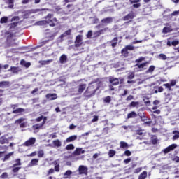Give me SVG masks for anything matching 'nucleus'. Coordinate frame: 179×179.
<instances>
[{
	"mask_svg": "<svg viewBox=\"0 0 179 179\" xmlns=\"http://www.w3.org/2000/svg\"><path fill=\"white\" fill-rule=\"evenodd\" d=\"M132 50H134V46L127 45L126 46V48L122 50V54L124 55V57H128V50L132 51Z\"/></svg>",
	"mask_w": 179,
	"mask_h": 179,
	"instance_id": "obj_6",
	"label": "nucleus"
},
{
	"mask_svg": "<svg viewBox=\"0 0 179 179\" xmlns=\"http://www.w3.org/2000/svg\"><path fill=\"white\" fill-rule=\"evenodd\" d=\"M43 125H44V124H43L42 123L35 124L33 126V129H40V128H41V127H43Z\"/></svg>",
	"mask_w": 179,
	"mask_h": 179,
	"instance_id": "obj_44",
	"label": "nucleus"
},
{
	"mask_svg": "<svg viewBox=\"0 0 179 179\" xmlns=\"http://www.w3.org/2000/svg\"><path fill=\"white\" fill-rule=\"evenodd\" d=\"M101 23H105V24H110L113 23V17H106L103 20H101Z\"/></svg>",
	"mask_w": 179,
	"mask_h": 179,
	"instance_id": "obj_19",
	"label": "nucleus"
},
{
	"mask_svg": "<svg viewBox=\"0 0 179 179\" xmlns=\"http://www.w3.org/2000/svg\"><path fill=\"white\" fill-rule=\"evenodd\" d=\"M86 89V84H82L79 85L78 92L83 93V90Z\"/></svg>",
	"mask_w": 179,
	"mask_h": 179,
	"instance_id": "obj_30",
	"label": "nucleus"
},
{
	"mask_svg": "<svg viewBox=\"0 0 179 179\" xmlns=\"http://www.w3.org/2000/svg\"><path fill=\"white\" fill-rule=\"evenodd\" d=\"M87 167L80 165L78 168L79 174H87Z\"/></svg>",
	"mask_w": 179,
	"mask_h": 179,
	"instance_id": "obj_11",
	"label": "nucleus"
},
{
	"mask_svg": "<svg viewBox=\"0 0 179 179\" xmlns=\"http://www.w3.org/2000/svg\"><path fill=\"white\" fill-rule=\"evenodd\" d=\"M155 71V66H151L149 67L148 72H153Z\"/></svg>",
	"mask_w": 179,
	"mask_h": 179,
	"instance_id": "obj_55",
	"label": "nucleus"
},
{
	"mask_svg": "<svg viewBox=\"0 0 179 179\" xmlns=\"http://www.w3.org/2000/svg\"><path fill=\"white\" fill-rule=\"evenodd\" d=\"M129 3L133 5V8L136 9L141 8V0H129Z\"/></svg>",
	"mask_w": 179,
	"mask_h": 179,
	"instance_id": "obj_7",
	"label": "nucleus"
},
{
	"mask_svg": "<svg viewBox=\"0 0 179 179\" xmlns=\"http://www.w3.org/2000/svg\"><path fill=\"white\" fill-rule=\"evenodd\" d=\"M109 81L111 83V85H113V86H117V85L120 84V83H122V82H124V79L110 77Z\"/></svg>",
	"mask_w": 179,
	"mask_h": 179,
	"instance_id": "obj_2",
	"label": "nucleus"
},
{
	"mask_svg": "<svg viewBox=\"0 0 179 179\" xmlns=\"http://www.w3.org/2000/svg\"><path fill=\"white\" fill-rule=\"evenodd\" d=\"M49 138H51V139H55V138H57V134H55V133L50 134Z\"/></svg>",
	"mask_w": 179,
	"mask_h": 179,
	"instance_id": "obj_58",
	"label": "nucleus"
},
{
	"mask_svg": "<svg viewBox=\"0 0 179 179\" xmlns=\"http://www.w3.org/2000/svg\"><path fill=\"white\" fill-rule=\"evenodd\" d=\"M136 66H138V68L140 69V71H142L145 66H146V63H143L141 64H136Z\"/></svg>",
	"mask_w": 179,
	"mask_h": 179,
	"instance_id": "obj_43",
	"label": "nucleus"
},
{
	"mask_svg": "<svg viewBox=\"0 0 179 179\" xmlns=\"http://www.w3.org/2000/svg\"><path fill=\"white\" fill-rule=\"evenodd\" d=\"M20 169H22V167L20 166H13V173H17L19 171V170H20Z\"/></svg>",
	"mask_w": 179,
	"mask_h": 179,
	"instance_id": "obj_42",
	"label": "nucleus"
},
{
	"mask_svg": "<svg viewBox=\"0 0 179 179\" xmlns=\"http://www.w3.org/2000/svg\"><path fill=\"white\" fill-rule=\"evenodd\" d=\"M20 65H22V66H25V68H29L30 65H31V63L27 62L24 60H21Z\"/></svg>",
	"mask_w": 179,
	"mask_h": 179,
	"instance_id": "obj_24",
	"label": "nucleus"
},
{
	"mask_svg": "<svg viewBox=\"0 0 179 179\" xmlns=\"http://www.w3.org/2000/svg\"><path fill=\"white\" fill-rule=\"evenodd\" d=\"M115 153H117L115 150H110L108 152L109 157H114V156H115Z\"/></svg>",
	"mask_w": 179,
	"mask_h": 179,
	"instance_id": "obj_35",
	"label": "nucleus"
},
{
	"mask_svg": "<svg viewBox=\"0 0 179 179\" xmlns=\"http://www.w3.org/2000/svg\"><path fill=\"white\" fill-rule=\"evenodd\" d=\"M83 153H85V150H83L82 148H76L74 151V155H76V156L83 155Z\"/></svg>",
	"mask_w": 179,
	"mask_h": 179,
	"instance_id": "obj_18",
	"label": "nucleus"
},
{
	"mask_svg": "<svg viewBox=\"0 0 179 179\" xmlns=\"http://www.w3.org/2000/svg\"><path fill=\"white\" fill-rule=\"evenodd\" d=\"M78 139V136L73 135L66 138V142L69 143L70 142H73V141H76Z\"/></svg>",
	"mask_w": 179,
	"mask_h": 179,
	"instance_id": "obj_17",
	"label": "nucleus"
},
{
	"mask_svg": "<svg viewBox=\"0 0 179 179\" xmlns=\"http://www.w3.org/2000/svg\"><path fill=\"white\" fill-rule=\"evenodd\" d=\"M0 87H9V82L8 81L0 82Z\"/></svg>",
	"mask_w": 179,
	"mask_h": 179,
	"instance_id": "obj_27",
	"label": "nucleus"
},
{
	"mask_svg": "<svg viewBox=\"0 0 179 179\" xmlns=\"http://www.w3.org/2000/svg\"><path fill=\"white\" fill-rule=\"evenodd\" d=\"M148 177V172L143 171L138 177V179H145Z\"/></svg>",
	"mask_w": 179,
	"mask_h": 179,
	"instance_id": "obj_33",
	"label": "nucleus"
},
{
	"mask_svg": "<svg viewBox=\"0 0 179 179\" xmlns=\"http://www.w3.org/2000/svg\"><path fill=\"white\" fill-rule=\"evenodd\" d=\"M46 99H48V100H55L57 99L56 94H48L46 95Z\"/></svg>",
	"mask_w": 179,
	"mask_h": 179,
	"instance_id": "obj_22",
	"label": "nucleus"
},
{
	"mask_svg": "<svg viewBox=\"0 0 179 179\" xmlns=\"http://www.w3.org/2000/svg\"><path fill=\"white\" fill-rule=\"evenodd\" d=\"M68 59V57L66 55H62L59 58L60 64H65Z\"/></svg>",
	"mask_w": 179,
	"mask_h": 179,
	"instance_id": "obj_20",
	"label": "nucleus"
},
{
	"mask_svg": "<svg viewBox=\"0 0 179 179\" xmlns=\"http://www.w3.org/2000/svg\"><path fill=\"white\" fill-rule=\"evenodd\" d=\"M5 36L7 38L8 43H12V40H13V41H15V37H16L15 36V34L10 32V31H6V32H5Z\"/></svg>",
	"mask_w": 179,
	"mask_h": 179,
	"instance_id": "obj_3",
	"label": "nucleus"
},
{
	"mask_svg": "<svg viewBox=\"0 0 179 179\" xmlns=\"http://www.w3.org/2000/svg\"><path fill=\"white\" fill-rule=\"evenodd\" d=\"M172 134H173V136L172 137L173 141H177V139L179 138V131H173Z\"/></svg>",
	"mask_w": 179,
	"mask_h": 179,
	"instance_id": "obj_23",
	"label": "nucleus"
},
{
	"mask_svg": "<svg viewBox=\"0 0 179 179\" xmlns=\"http://www.w3.org/2000/svg\"><path fill=\"white\" fill-rule=\"evenodd\" d=\"M124 163L125 164H128V163H131V158H128L124 160Z\"/></svg>",
	"mask_w": 179,
	"mask_h": 179,
	"instance_id": "obj_60",
	"label": "nucleus"
},
{
	"mask_svg": "<svg viewBox=\"0 0 179 179\" xmlns=\"http://www.w3.org/2000/svg\"><path fill=\"white\" fill-rule=\"evenodd\" d=\"M45 20H41L38 22V24L40 26H45L49 24L50 27H55L57 24H59V21L57 17H54V14L48 13L44 17Z\"/></svg>",
	"mask_w": 179,
	"mask_h": 179,
	"instance_id": "obj_1",
	"label": "nucleus"
},
{
	"mask_svg": "<svg viewBox=\"0 0 179 179\" xmlns=\"http://www.w3.org/2000/svg\"><path fill=\"white\" fill-rule=\"evenodd\" d=\"M99 121V116L94 115L92 120V122H97Z\"/></svg>",
	"mask_w": 179,
	"mask_h": 179,
	"instance_id": "obj_52",
	"label": "nucleus"
},
{
	"mask_svg": "<svg viewBox=\"0 0 179 179\" xmlns=\"http://www.w3.org/2000/svg\"><path fill=\"white\" fill-rule=\"evenodd\" d=\"M130 107H139V102H138V101H132L130 103Z\"/></svg>",
	"mask_w": 179,
	"mask_h": 179,
	"instance_id": "obj_41",
	"label": "nucleus"
},
{
	"mask_svg": "<svg viewBox=\"0 0 179 179\" xmlns=\"http://www.w3.org/2000/svg\"><path fill=\"white\" fill-rule=\"evenodd\" d=\"M173 27L171 25H167L166 27H164L162 29L163 34H167L168 33H171L173 31Z\"/></svg>",
	"mask_w": 179,
	"mask_h": 179,
	"instance_id": "obj_10",
	"label": "nucleus"
},
{
	"mask_svg": "<svg viewBox=\"0 0 179 179\" xmlns=\"http://www.w3.org/2000/svg\"><path fill=\"white\" fill-rule=\"evenodd\" d=\"M35 143H36V138L31 137L24 143V146H31Z\"/></svg>",
	"mask_w": 179,
	"mask_h": 179,
	"instance_id": "obj_9",
	"label": "nucleus"
},
{
	"mask_svg": "<svg viewBox=\"0 0 179 179\" xmlns=\"http://www.w3.org/2000/svg\"><path fill=\"white\" fill-rule=\"evenodd\" d=\"M38 164V159H33L30 162V166H37Z\"/></svg>",
	"mask_w": 179,
	"mask_h": 179,
	"instance_id": "obj_32",
	"label": "nucleus"
},
{
	"mask_svg": "<svg viewBox=\"0 0 179 179\" xmlns=\"http://www.w3.org/2000/svg\"><path fill=\"white\" fill-rule=\"evenodd\" d=\"M17 24H19V22H13L9 24V29L10 30H12L13 29H15V27H17Z\"/></svg>",
	"mask_w": 179,
	"mask_h": 179,
	"instance_id": "obj_34",
	"label": "nucleus"
},
{
	"mask_svg": "<svg viewBox=\"0 0 179 179\" xmlns=\"http://www.w3.org/2000/svg\"><path fill=\"white\" fill-rule=\"evenodd\" d=\"M71 174H72V171L71 170H68L67 171H66L64 174V178H68V177H69V176H71Z\"/></svg>",
	"mask_w": 179,
	"mask_h": 179,
	"instance_id": "obj_39",
	"label": "nucleus"
},
{
	"mask_svg": "<svg viewBox=\"0 0 179 179\" xmlns=\"http://www.w3.org/2000/svg\"><path fill=\"white\" fill-rule=\"evenodd\" d=\"M8 8H13V3H15V0H8Z\"/></svg>",
	"mask_w": 179,
	"mask_h": 179,
	"instance_id": "obj_47",
	"label": "nucleus"
},
{
	"mask_svg": "<svg viewBox=\"0 0 179 179\" xmlns=\"http://www.w3.org/2000/svg\"><path fill=\"white\" fill-rule=\"evenodd\" d=\"M48 41H50V40L43 41L41 42V45H45V44H47L48 43Z\"/></svg>",
	"mask_w": 179,
	"mask_h": 179,
	"instance_id": "obj_64",
	"label": "nucleus"
},
{
	"mask_svg": "<svg viewBox=\"0 0 179 179\" xmlns=\"http://www.w3.org/2000/svg\"><path fill=\"white\" fill-rule=\"evenodd\" d=\"M135 75L134 74V73H129V76H128V79H134Z\"/></svg>",
	"mask_w": 179,
	"mask_h": 179,
	"instance_id": "obj_56",
	"label": "nucleus"
},
{
	"mask_svg": "<svg viewBox=\"0 0 179 179\" xmlns=\"http://www.w3.org/2000/svg\"><path fill=\"white\" fill-rule=\"evenodd\" d=\"M164 86H165L166 89H168L169 92L171 91V85H170V83L164 84Z\"/></svg>",
	"mask_w": 179,
	"mask_h": 179,
	"instance_id": "obj_49",
	"label": "nucleus"
},
{
	"mask_svg": "<svg viewBox=\"0 0 179 179\" xmlns=\"http://www.w3.org/2000/svg\"><path fill=\"white\" fill-rule=\"evenodd\" d=\"M138 117V115H136V113L135 111H132L130 113L127 115V118H136Z\"/></svg>",
	"mask_w": 179,
	"mask_h": 179,
	"instance_id": "obj_26",
	"label": "nucleus"
},
{
	"mask_svg": "<svg viewBox=\"0 0 179 179\" xmlns=\"http://www.w3.org/2000/svg\"><path fill=\"white\" fill-rule=\"evenodd\" d=\"M8 71L13 72V73H19V72H22V69L20 67L11 66Z\"/></svg>",
	"mask_w": 179,
	"mask_h": 179,
	"instance_id": "obj_12",
	"label": "nucleus"
},
{
	"mask_svg": "<svg viewBox=\"0 0 179 179\" xmlns=\"http://www.w3.org/2000/svg\"><path fill=\"white\" fill-rule=\"evenodd\" d=\"M13 167H19V166H22V162H20V159H17L15 160V163L13 164Z\"/></svg>",
	"mask_w": 179,
	"mask_h": 179,
	"instance_id": "obj_28",
	"label": "nucleus"
},
{
	"mask_svg": "<svg viewBox=\"0 0 179 179\" xmlns=\"http://www.w3.org/2000/svg\"><path fill=\"white\" fill-rule=\"evenodd\" d=\"M92 36H93V32L92 31H89L87 34V38H92Z\"/></svg>",
	"mask_w": 179,
	"mask_h": 179,
	"instance_id": "obj_51",
	"label": "nucleus"
},
{
	"mask_svg": "<svg viewBox=\"0 0 179 179\" xmlns=\"http://www.w3.org/2000/svg\"><path fill=\"white\" fill-rule=\"evenodd\" d=\"M177 148L176 144H172L169 146H168L164 150V153H169V152H171V150H174Z\"/></svg>",
	"mask_w": 179,
	"mask_h": 179,
	"instance_id": "obj_13",
	"label": "nucleus"
},
{
	"mask_svg": "<svg viewBox=\"0 0 179 179\" xmlns=\"http://www.w3.org/2000/svg\"><path fill=\"white\" fill-rule=\"evenodd\" d=\"M15 124H20V128H24L26 127V122H24V118H20L15 121Z\"/></svg>",
	"mask_w": 179,
	"mask_h": 179,
	"instance_id": "obj_14",
	"label": "nucleus"
},
{
	"mask_svg": "<svg viewBox=\"0 0 179 179\" xmlns=\"http://www.w3.org/2000/svg\"><path fill=\"white\" fill-rule=\"evenodd\" d=\"M178 40H174L173 38H169L167 39V45H178Z\"/></svg>",
	"mask_w": 179,
	"mask_h": 179,
	"instance_id": "obj_8",
	"label": "nucleus"
},
{
	"mask_svg": "<svg viewBox=\"0 0 179 179\" xmlns=\"http://www.w3.org/2000/svg\"><path fill=\"white\" fill-rule=\"evenodd\" d=\"M43 116H40L39 117L36 119V121L37 122H40L43 121Z\"/></svg>",
	"mask_w": 179,
	"mask_h": 179,
	"instance_id": "obj_61",
	"label": "nucleus"
},
{
	"mask_svg": "<svg viewBox=\"0 0 179 179\" xmlns=\"http://www.w3.org/2000/svg\"><path fill=\"white\" fill-rule=\"evenodd\" d=\"M73 149H75V146L73 145V144H69L66 147V150H73Z\"/></svg>",
	"mask_w": 179,
	"mask_h": 179,
	"instance_id": "obj_40",
	"label": "nucleus"
},
{
	"mask_svg": "<svg viewBox=\"0 0 179 179\" xmlns=\"http://www.w3.org/2000/svg\"><path fill=\"white\" fill-rule=\"evenodd\" d=\"M133 99H134V96H132V95L128 96L127 98L126 99V100L127 101H129L133 100Z\"/></svg>",
	"mask_w": 179,
	"mask_h": 179,
	"instance_id": "obj_59",
	"label": "nucleus"
},
{
	"mask_svg": "<svg viewBox=\"0 0 179 179\" xmlns=\"http://www.w3.org/2000/svg\"><path fill=\"white\" fill-rule=\"evenodd\" d=\"M136 15L135 14V12L130 11L129 13L123 17V20H124V22L127 20H132L134 17H136Z\"/></svg>",
	"mask_w": 179,
	"mask_h": 179,
	"instance_id": "obj_5",
	"label": "nucleus"
},
{
	"mask_svg": "<svg viewBox=\"0 0 179 179\" xmlns=\"http://www.w3.org/2000/svg\"><path fill=\"white\" fill-rule=\"evenodd\" d=\"M0 178L2 179L8 178V173L4 172L3 173H2V175H1Z\"/></svg>",
	"mask_w": 179,
	"mask_h": 179,
	"instance_id": "obj_50",
	"label": "nucleus"
},
{
	"mask_svg": "<svg viewBox=\"0 0 179 179\" xmlns=\"http://www.w3.org/2000/svg\"><path fill=\"white\" fill-rule=\"evenodd\" d=\"M111 45H117L118 43H121V40H118L117 37L114 38L111 41Z\"/></svg>",
	"mask_w": 179,
	"mask_h": 179,
	"instance_id": "obj_25",
	"label": "nucleus"
},
{
	"mask_svg": "<svg viewBox=\"0 0 179 179\" xmlns=\"http://www.w3.org/2000/svg\"><path fill=\"white\" fill-rule=\"evenodd\" d=\"M52 143L55 148H61L62 146V143L59 139L53 141Z\"/></svg>",
	"mask_w": 179,
	"mask_h": 179,
	"instance_id": "obj_16",
	"label": "nucleus"
},
{
	"mask_svg": "<svg viewBox=\"0 0 179 179\" xmlns=\"http://www.w3.org/2000/svg\"><path fill=\"white\" fill-rule=\"evenodd\" d=\"M158 58L159 59H162V61H166V59H167V56L164 54H159Z\"/></svg>",
	"mask_w": 179,
	"mask_h": 179,
	"instance_id": "obj_36",
	"label": "nucleus"
},
{
	"mask_svg": "<svg viewBox=\"0 0 179 179\" xmlns=\"http://www.w3.org/2000/svg\"><path fill=\"white\" fill-rule=\"evenodd\" d=\"M8 22V17H2L0 20L1 24H3Z\"/></svg>",
	"mask_w": 179,
	"mask_h": 179,
	"instance_id": "obj_38",
	"label": "nucleus"
},
{
	"mask_svg": "<svg viewBox=\"0 0 179 179\" xmlns=\"http://www.w3.org/2000/svg\"><path fill=\"white\" fill-rule=\"evenodd\" d=\"M13 152H9L8 154L6 155L3 158H1L2 162H6L8 159H10L12 155H13Z\"/></svg>",
	"mask_w": 179,
	"mask_h": 179,
	"instance_id": "obj_21",
	"label": "nucleus"
},
{
	"mask_svg": "<svg viewBox=\"0 0 179 179\" xmlns=\"http://www.w3.org/2000/svg\"><path fill=\"white\" fill-rule=\"evenodd\" d=\"M103 31H104V30L101 29V30L96 31V34H97L98 36H100V34H103Z\"/></svg>",
	"mask_w": 179,
	"mask_h": 179,
	"instance_id": "obj_63",
	"label": "nucleus"
},
{
	"mask_svg": "<svg viewBox=\"0 0 179 179\" xmlns=\"http://www.w3.org/2000/svg\"><path fill=\"white\" fill-rule=\"evenodd\" d=\"M120 148H122V149L128 148V143L124 141H120Z\"/></svg>",
	"mask_w": 179,
	"mask_h": 179,
	"instance_id": "obj_37",
	"label": "nucleus"
},
{
	"mask_svg": "<svg viewBox=\"0 0 179 179\" xmlns=\"http://www.w3.org/2000/svg\"><path fill=\"white\" fill-rule=\"evenodd\" d=\"M55 171H59V164H58V162H55Z\"/></svg>",
	"mask_w": 179,
	"mask_h": 179,
	"instance_id": "obj_48",
	"label": "nucleus"
},
{
	"mask_svg": "<svg viewBox=\"0 0 179 179\" xmlns=\"http://www.w3.org/2000/svg\"><path fill=\"white\" fill-rule=\"evenodd\" d=\"M82 35H78L76 38L75 45H82Z\"/></svg>",
	"mask_w": 179,
	"mask_h": 179,
	"instance_id": "obj_15",
	"label": "nucleus"
},
{
	"mask_svg": "<svg viewBox=\"0 0 179 179\" xmlns=\"http://www.w3.org/2000/svg\"><path fill=\"white\" fill-rule=\"evenodd\" d=\"M71 33H72L71 29H69L66 31L64 33H63L60 36V37L58 38L57 43H62V41H64V37H66L67 36H71Z\"/></svg>",
	"mask_w": 179,
	"mask_h": 179,
	"instance_id": "obj_4",
	"label": "nucleus"
},
{
	"mask_svg": "<svg viewBox=\"0 0 179 179\" xmlns=\"http://www.w3.org/2000/svg\"><path fill=\"white\" fill-rule=\"evenodd\" d=\"M5 153H6V152L3 151V152H0V159L1 160H2V159H3L5 157Z\"/></svg>",
	"mask_w": 179,
	"mask_h": 179,
	"instance_id": "obj_53",
	"label": "nucleus"
},
{
	"mask_svg": "<svg viewBox=\"0 0 179 179\" xmlns=\"http://www.w3.org/2000/svg\"><path fill=\"white\" fill-rule=\"evenodd\" d=\"M8 142H9V141L6 138H5L3 136L0 138V143L1 145H5V143H8Z\"/></svg>",
	"mask_w": 179,
	"mask_h": 179,
	"instance_id": "obj_29",
	"label": "nucleus"
},
{
	"mask_svg": "<svg viewBox=\"0 0 179 179\" xmlns=\"http://www.w3.org/2000/svg\"><path fill=\"white\" fill-rule=\"evenodd\" d=\"M124 155H125V156H131V151H129V150H126V151L124 152Z\"/></svg>",
	"mask_w": 179,
	"mask_h": 179,
	"instance_id": "obj_62",
	"label": "nucleus"
},
{
	"mask_svg": "<svg viewBox=\"0 0 179 179\" xmlns=\"http://www.w3.org/2000/svg\"><path fill=\"white\" fill-rule=\"evenodd\" d=\"M44 157V150H41L39 151H38V157Z\"/></svg>",
	"mask_w": 179,
	"mask_h": 179,
	"instance_id": "obj_45",
	"label": "nucleus"
},
{
	"mask_svg": "<svg viewBox=\"0 0 179 179\" xmlns=\"http://www.w3.org/2000/svg\"><path fill=\"white\" fill-rule=\"evenodd\" d=\"M104 101L106 103H110V101H111V97L110 96L106 97Z\"/></svg>",
	"mask_w": 179,
	"mask_h": 179,
	"instance_id": "obj_57",
	"label": "nucleus"
},
{
	"mask_svg": "<svg viewBox=\"0 0 179 179\" xmlns=\"http://www.w3.org/2000/svg\"><path fill=\"white\" fill-rule=\"evenodd\" d=\"M176 83H177L176 80H171V83H169V85H171V87H173V86H176Z\"/></svg>",
	"mask_w": 179,
	"mask_h": 179,
	"instance_id": "obj_54",
	"label": "nucleus"
},
{
	"mask_svg": "<svg viewBox=\"0 0 179 179\" xmlns=\"http://www.w3.org/2000/svg\"><path fill=\"white\" fill-rule=\"evenodd\" d=\"M24 109L22 108H19L13 111V114H20V113H24Z\"/></svg>",
	"mask_w": 179,
	"mask_h": 179,
	"instance_id": "obj_31",
	"label": "nucleus"
},
{
	"mask_svg": "<svg viewBox=\"0 0 179 179\" xmlns=\"http://www.w3.org/2000/svg\"><path fill=\"white\" fill-rule=\"evenodd\" d=\"M179 15V10L173 11L171 15H169L170 17H173V16H178Z\"/></svg>",
	"mask_w": 179,
	"mask_h": 179,
	"instance_id": "obj_46",
	"label": "nucleus"
}]
</instances>
